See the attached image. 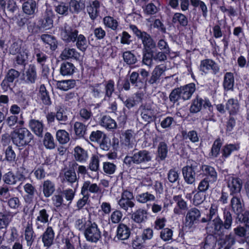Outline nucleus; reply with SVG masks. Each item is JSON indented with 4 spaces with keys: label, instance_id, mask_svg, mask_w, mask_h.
Returning <instances> with one entry per match:
<instances>
[{
    "label": "nucleus",
    "instance_id": "nucleus-17",
    "mask_svg": "<svg viewBox=\"0 0 249 249\" xmlns=\"http://www.w3.org/2000/svg\"><path fill=\"white\" fill-rule=\"evenodd\" d=\"M38 0H27L22 5L23 12L27 15H34L37 12Z\"/></svg>",
    "mask_w": 249,
    "mask_h": 249
},
{
    "label": "nucleus",
    "instance_id": "nucleus-45",
    "mask_svg": "<svg viewBox=\"0 0 249 249\" xmlns=\"http://www.w3.org/2000/svg\"><path fill=\"white\" fill-rule=\"evenodd\" d=\"M202 169L205 175L210 178L212 181L214 182L216 180L217 173L213 167L204 165L202 166Z\"/></svg>",
    "mask_w": 249,
    "mask_h": 249
},
{
    "label": "nucleus",
    "instance_id": "nucleus-57",
    "mask_svg": "<svg viewBox=\"0 0 249 249\" xmlns=\"http://www.w3.org/2000/svg\"><path fill=\"white\" fill-rule=\"evenodd\" d=\"M123 57L124 61L128 65L134 64L137 61L136 56L131 51L124 52Z\"/></svg>",
    "mask_w": 249,
    "mask_h": 249
},
{
    "label": "nucleus",
    "instance_id": "nucleus-47",
    "mask_svg": "<svg viewBox=\"0 0 249 249\" xmlns=\"http://www.w3.org/2000/svg\"><path fill=\"white\" fill-rule=\"evenodd\" d=\"M41 39L44 43L49 46L52 50H54L56 48V40L53 36L47 34H43L41 36Z\"/></svg>",
    "mask_w": 249,
    "mask_h": 249
},
{
    "label": "nucleus",
    "instance_id": "nucleus-54",
    "mask_svg": "<svg viewBox=\"0 0 249 249\" xmlns=\"http://www.w3.org/2000/svg\"><path fill=\"white\" fill-rule=\"evenodd\" d=\"M223 144L222 141L219 138L217 139L213 142L211 148V155L215 158L218 156L219 154L220 150Z\"/></svg>",
    "mask_w": 249,
    "mask_h": 249
},
{
    "label": "nucleus",
    "instance_id": "nucleus-3",
    "mask_svg": "<svg viewBox=\"0 0 249 249\" xmlns=\"http://www.w3.org/2000/svg\"><path fill=\"white\" fill-rule=\"evenodd\" d=\"M129 28L138 38L141 40L144 50H151L156 47V42L147 33L141 31L135 25H130Z\"/></svg>",
    "mask_w": 249,
    "mask_h": 249
},
{
    "label": "nucleus",
    "instance_id": "nucleus-52",
    "mask_svg": "<svg viewBox=\"0 0 249 249\" xmlns=\"http://www.w3.org/2000/svg\"><path fill=\"white\" fill-rule=\"evenodd\" d=\"M235 239L233 235L231 233L222 236L218 239V244L220 246H223L225 244H235Z\"/></svg>",
    "mask_w": 249,
    "mask_h": 249
},
{
    "label": "nucleus",
    "instance_id": "nucleus-11",
    "mask_svg": "<svg viewBox=\"0 0 249 249\" xmlns=\"http://www.w3.org/2000/svg\"><path fill=\"white\" fill-rule=\"evenodd\" d=\"M226 180L227 186L230 190L231 195L234 196L240 193L243 184L240 178L233 176H229Z\"/></svg>",
    "mask_w": 249,
    "mask_h": 249
},
{
    "label": "nucleus",
    "instance_id": "nucleus-39",
    "mask_svg": "<svg viewBox=\"0 0 249 249\" xmlns=\"http://www.w3.org/2000/svg\"><path fill=\"white\" fill-rule=\"evenodd\" d=\"M226 108L230 114L236 113L239 110L238 101L232 98L229 99L226 104Z\"/></svg>",
    "mask_w": 249,
    "mask_h": 249
},
{
    "label": "nucleus",
    "instance_id": "nucleus-6",
    "mask_svg": "<svg viewBox=\"0 0 249 249\" xmlns=\"http://www.w3.org/2000/svg\"><path fill=\"white\" fill-rule=\"evenodd\" d=\"M85 236L87 241L96 243L101 238V232L95 223L90 221L88 222L87 227L84 232Z\"/></svg>",
    "mask_w": 249,
    "mask_h": 249
},
{
    "label": "nucleus",
    "instance_id": "nucleus-4",
    "mask_svg": "<svg viewBox=\"0 0 249 249\" xmlns=\"http://www.w3.org/2000/svg\"><path fill=\"white\" fill-rule=\"evenodd\" d=\"M198 169V164L195 161L189 160L186 166L182 170L185 181L188 184H193L195 182L196 172Z\"/></svg>",
    "mask_w": 249,
    "mask_h": 249
},
{
    "label": "nucleus",
    "instance_id": "nucleus-38",
    "mask_svg": "<svg viewBox=\"0 0 249 249\" xmlns=\"http://www.w3.org/2000/svg\"><path fill=\"white\" fill-rule=\"evenodd\" d=\"M239 144H226L222 149L223 156L225 158L228 157L233 152L239 149Z\"/></svg>",
    "mask_w": 249,
    "mask_h": 249
},
{
    "label": "nucleus",
    "instance_id": "nucleus-59",
    "mask_svg": "<svg viewBox=\"0 0 249 249\" xmlns=\"http://www.w3.org/2000/svg\"><path fill=\"white\" fill-rule=\"evenodd\" d=\"M43 143L45 146L48 149H52L55 147L53 138L49 132L45 134Z\"/></svg>",
    "mask_w": 249,
    "mask_h": 249
},
{
    "label": "nucleus",
    "instance_id": "nucleus-42",
    "mask_svg": "<svg viewBox=\"0 0 249 249\" xmlns=\"http://www.w3.org/2000/svg\"><path fill=\"white\" fill-rule=\"evenodd\" d=\"M234 81L233 74L231 72L226 73L223 81L224 89L228 90L232 89L234 86Z\"/></svg>",
    "mask_w": 249,
    "mask_h": 249
},
{
    "label": "nucleus",
    "instance_id": "nucleus-27",
    "mask_svg": "<svg viewBox=\"0 0 249 249\" xmlns=\"http://www.w3.org/2000/svg\"><path fill=\"white\" fill-rule=\"evenodd\" d=\"M69 11L72 14H78L82 11L85 7V2L82 0H71L68 4Z\"/></svg>",
    "mask_w": 249,
    "mask_h": 249
},
{
    "label": "nucleus",
    "instance_id": "nucleus-41",
    "mask_svg": "<svg viewBox=\"0 0 249 249\" xmlns=\"http://www.w3.org/2000/svg\"><path fill=\"white\" fill-rule=\"evenodd\" d=\"M232 210L236 213H241L243 210V204L240 198L233 196L231 200Z\"/></svg>",
    "mask_w": 249,
    "mask_h": 249
},
{
    "label": "nucleus",
    "instance_id": "nucleus-53",
    "mask_svg": "<svg viewBox=\"0 0 249 249\" xmlns=\"http://www.w3.org/2000/svg\"><path fill=\"white\" fill-rule=\"evenodd\" d=\"M75 133L79 137H82L86 134L87 126L82 122H76L74 124Z\"/></svg>",
    "mask_w": 249,
    "mask_h": 249
},
{
    "label": "nucleus",
    "instance_id": "nucleus-13",
    "mask_svg": "<svg viewBox=\"0 0 249 249\" xmlns=\"http://www.w3.org/2000/svg\"><path fill=\"white\" fill-rule=\"evenodd\" d=\"M133 156V163L136 164L145 163L151 161L152 159L151 153L146 150L135 152Z\"/></svg>",
    "mask_w": 249,
    "mask_h": 249
},
{
    "label": "nucleus",
    "instance_id": "nucleus-23",
    "mask_svg": "<svg viewBox=\"0 0 249 249\" xmlns=\"http://www.w3.org/2000/svg\"><path fill=\"white\" fill-rule=\"evenodd\" d=\"M22 41L19 39H12L6 44V49H8L9 53L15 55L18 53L21 48Z\"/></svg>",
    "mask_w": 249,
    "mask_h": 249
},
{
    "label": "nucleus",
    "instance_id": "nucleus-58",
    "mask_svg": "<svg viewBox=\"0 0 249 249\" xmlns=\"http://www.w3.org/2000/svg\"><path fill=\"white\" fill-rule=\"evenodd\" d=\"M103 22L106 27L112 30H115L118 27V22L111 17H105L103 19Z\"/></svg>",
    "mask_w": 249,
    "mask_h": 249
},
{
    "label": "nucleus",
    "instance_id": "nucleus-15",
    "mask_svg": "<svg viewBox=\"0 0 249 249\" xmlns=\"http://www.w3.org/2000/svg\"><path fill=\"white\" fill-rule=\"evenodd\" d=\"M142 119L148 124L155 120L156 118L154 110L149 106L142 105L139 108Z\"/></svg>",
    "mask_w": 249,
    "mask_h": 249
},
{
    "label": "nucleus",
    "instance_id": "nucleus-9",
    "mask_svg": "<svg viewBox=\"0 0 249 249\" xmlns=\"http://www.w3.org/2000/svg\"><path fill=\"white\" fill-rule=\"evenodd\" d=\"M201 213L197 208H193L189 210L185 216V227L189 229L192 228L194 225L198 222Z\"/></svg>",
    "mask_w": 249,
    "mask_h": 249
},
{
    "label": "nucleus",
    "instance_id": "nucleus-28",
    "mask_svg": "<svg viewBox=\"0 0 249 249\" xmlns=\"http://www.w3.org/2000/svg\"><path fill=\"white\" fill-rule=\"evenodd\" d=\"M24 236L27 246L31 247L34 242L36 237L31 223H28L27 224L25 228Z\"/></svg>",
    "mask_w": 249,
    "mask_h": 249
},
{
    "label": "nucleus",
    "instance_id": "nucleus-35",
    "mask_svg": "<svg viewBox=\"0 0 249 249\" xmlns=\"http://www.w3.org/2000/svg\"><path fill=\"white\" fill-rule=\"evenodd\" d=\"M123 143L128 148H131L134 145V133L131 130H127L122 134Z\"/></svg>",
    "mask_w": 249,
    "mask_h": 249
},
{
    "label": "nucleus",
    "instance_id": "nucleus-26",
    "mask_svg": "<svg viewBox=\"0 0 249 249\" xmlns=\"http://www.w3.org/2000/svg\"><path fill=\"white\" fill-rule=\"evenodd\" d=\"M100 3L97 0L89 2V5L87 6L88 13L92 20L95 19L98 16L99 12Z\"/></svg>",
    "mask_w": 249,
    "mask_h": 249
},
{
    "label": "nucleus",
    "instance_id": "nucleus-12",
    "mask_svg": "<svg viewBox=\"0 0 249 249\" xmlns=\"http://www.w3.org/2000/svg\"><path fill=\"white\" fill-rule=\"evenodd\" d=\"M49 213L46 209H42L39 211L35 222V226L36 230L39 231H43L45 224L49 222Z\"/></svg>",
    "mask_w": 249,
    "mask_h": 249
},
{
    "label": "nucleus",
    "instance_id": "nucleus-61",
    "mask_svg": "<svg viewBox=\"0 0 249 249\" xmlns=\"http://www.w3.org/2000/svg\"><path fill=\"white\" fill-rule=\"evenodd\" d=\"M89 168L92 171L97 172L99 168V159L96 155H93L89 164Z\"/></svg>",
    "mask_w": 249,
    "mask_h": 249
},
{
    "label": "nucleus",
    "instance_id": "nucleus-2",
    "mask_svg": "<svg viewBox=\"0 0 249 249\" xmlns=\"http://www.w3.org/2000/svg\"><path fill=\"white\" fill-rule=\"evenodd\" d=\"M13 143L18 146H23L28 144L33 139L34 136L25 127L17 128L10 134Z\"/></svg>",
    "mask_w": 249,
    "mask_h": 249
},
{
    "label": "nucleus",
    "instance_id": "nucleus-10",
    "mask_svg": "<svg viewBox=\"0 0 249 249\" xmlns=\"http://www.w3.org/2000/svg\"><path fill=\"white\" fill-rule=\"evenodd\" d=\"M78 31L71 27L65 26L61 30L60 35L61 38L66 42H74L76 40L78 35Z\"/></svg>",
    "mask_w": 249,
    "mask_h": 249
},
{
    "label": "nucleus",
    "instance_id": "nucleus-25",
    "mask_svg": "<svg viewBox=\"0 0 249 249\" xmlns=\"http://www.w3.org/2000/svg\"><path fill=\"white\" fill-rule=\"evenodd\" d=\"M38 99L45 105L50 106L52 104L49 92L44 85H41L37 94Z\"/></svg>",
    "mask_w": 249,
    "mask_h": 249
},
{
    "label": "nucleus",
    "instance_id": "nucleus-43",
    "mask_svg": "<svg viewBox=\"0 0 249 249\" xmlns=\"http://www.w3.org/2000/svg\"><path fill=\"white\" fill-rule=\"evenodd\" d=\"M6 122L8 125L13 128L18 127V125L22 126L24 123L22 119L18 120V117L16 115H11L8 117L6 119Z\"/></svg>",
    "mask_w": 249,
    "mask_h": 249
},
{
    "label": "nucleus",
    "instance_id": "nucleus-46",
    "mask_svg": "<svg viewBox=\"0 0 249 249\" xmlns=\"http://www.w3.org/2000/svg\"><path fill=\"white\" fill-rule=\"evenodd\" d=\"M137 201L141 203H145L148 201H153L155 200V196L148 192L137 195L136 196Z\"/></svg>",
    "mask_w": 249,
    "mask_h": 249
},
{
    "label": "nucleus",
    "instance_id": "nucleus-64",
    "mask_svg": "<svg viewBox=\"0 0 249 249\" xmlns=\"http://www.w3.org/2000/svg\"><path fill=\"white\" fill-rule=\"evenodd\" d=\"M77 240V238L74 236L63 239L62 242L65 244V249H75V243Z\"/></svg>",
    "mask_w": 249,
    "mask_h": 249
},
{
    "label": "nucleus",
    "instance_id": "nucleus-14",
    "mask_svg": "<svg viewBox=\"0 0 249 249\" xmlns=\"http://www.w3.org/2000/svg\"><path fill=\"white\" fill-rule=\"evenodd\" d=\"M77 166L78 164L76 162L73 161L71 163V168L69 169L63 171V178L64 181L71 184L78 181V178L77 177L74 170V168Z\"/></svg>",
    "mask_w": 249,
    "mask_h": 249
},
{
    "label": "nucleus",
    "instance_id": "nucleus-63",
    "mask_svg": "<svg viewBox=\"0 0 249 249\" xmlns=\"http://www.w3.org/2000/svg\"><path fill=\"white\" fill-rule=\"evenodd\" d=\"M105 90V97L110 98L114 91V82L113 81L110 80L107 82L104 86Z\"/></svg>",
    "mask_w": 249,
    "mask_h": 249
},
{
    "label": "nucleus",
    "instance_id": "nucleus-18",
    "mask_svg": "<svg viewBox=\"0 0 249 249\" xmlns=\"http://www.w3.org/2000/svg\"><path fill=\"white\" fill-rule=\"evenodd\" d=\"M54 238V232L53 228L48 226L41 235V239L44 246L47 248L51 246L53 243Z\"/></svg>",
    "mask_w": 249,
    "mask_h": 249
},
{
    "label": "nucleus",
    "instance_id": "nucleus-51",
    "mask_svg": "<svg viewBox=\"0 0 249 249\" xmlns=\"http://www.w3.org/2000/svg\"><path fill=\"white\" fill-rule=\"evenodd\" d=\"M168 147L167 144L164 142L159 143L158 147V156L161 160H164L167 157Z\"/></svg>",
    "mask_w": 249,
    "mask_h": 249
},
{
    "label": "nucleus",
    "instance_id": "nucleus-30",
    "mask_svg": "<svg viewBox=\"0 0 249 249\" xmlns=\"http://www.w3.org/2000/svg\"><path fill=\"white\" fill-rule=\"evenodd\" d=\"M55 190V184L50 180H45L42 184V192L45 197H49Z\"/></svg>",
    "mask_w": 249,
    "mask_h": 249
},
{
    "label": "nucleus",
    "instance_id": "nucleus-19",
    "mask_svg": "<svg viewBox=\"0 0 249 249\" xmlns=\"http://www.w3.org/2000/svg\"><path fill=\"white\" fill-rule=\"evenodd\" d=\"M101 191L100 187L96 183H92L89 181H86L82 187L81 194L89 196V193L96 194L100 192Z\"/></svg>",
    "mask_w": 249,
    "mask_h": 249
},
{
    "label": "nucleus",
    "instance_id": "nucleus-20",
    "mask_svg": "<svg viewBox=\"0 0 249 249\" xmlns=\"http://www.w3.org/2000/svg\"><path fill=\"white\" fill-rule=\"evenodd\" d=\"M131 218L136 223H142L148 218L147 211L142 208H139L131 213Z\"/></svg>",
    "mask_w": 249,
    "mask_h": 249
},
{
    "label": "nucleus",
    "instance_id": "nucleus-31",
    "mask_svg": "<svg viewBox=\"0 0 249 249\" xmlns=\"http://www.w3.org/2000/svg\"><path fill=\"white\" fill-rule=\"evenodd\" d=\"M74 156L75 160L80 162H86L88 158L87 151L79 146L74 148Z\"/></svg>",
    "mask_w": 249,
    "mask_h": 249
},
{
    "label": "nucleus",
    "instance_id": "nucleus-50",
    "mask_svg": "<svg viewBox=\"0 0 249 249\" xmlns=\"http://www.w3.org/2000/svg\"><path fill=\"white\" fill-rule=\"evenodd\" d=\"M78 116L81 121L86 122L91 119L92 113L90 109L82 108L80 109Z\"/></svg>",
    "mask_w": 249,
    "mask_h": 249
},
{
    "label": "nucleus",
    "instance_id": "nucleus-48",
    "mask_svg": "<svg viewBox=\"0 0 249 249\" xmlns=\"http://www.w3.org/2000/svg\"><path fill=\"white\" fill-rule=\"evenodd\" d=\"M172 21L175 23L178 22L183 27L186 26L188 23L187 18L184 15L180 13H176L174 15Z\"/></svg>",
    "mask_w": 249,
    "mask_h": 249
},
{
    "label": "nucleus",
    "instance_id": "nucleus-32",
    "mask_svg": "<svg viewBox=\"0 0 249 249\" xmlns=\"http://www.w3.org/2000/svg\"><path fill=\"white\" fill-rule=\"evenodd\" d=\"M130 82L132 86L137 89H142L145 86L144 82L139 78V74L137 72H132L130 75Z\"/></svg>",
    "mask_w": 249,
    "mask_h": 249
},
{
    "label": "nucleus",
    "instance_id": "nucleus-55",
    "mask_svg": "<svg viewBox=\"0 0 249 249\" xmlns=\"http://www.w3.org/2000/svg\"><path fill=\"white\" fill-rule=\"evenodd\" d=\"M56 136L57 141L61 144L66 143L70 140L69 133L64 130H58Z\"/></svg>",
    "mask_w": 249,
    "mask_h": 249
},
{
    "label": "nucleus",
    "instance_id": "nucleus-37",
    "mask_svg": "<svg viewBox=\"0 0 249 249\" xmlns=\"http://www.w3.org/2000/svg\"><path fill=\"white\" fill-rule=\"evenodd\" d=\"M55 11L59 15L67 16L69 14V7L67 3L59 2L54 5Z\"/></svg>",
    "mask_w": 249,
    "mask_h": 249
},
{
    "label": "nucleus",
    "instance_id": "nucleus-56",
    "mask_svg": "<svg viewBox=\"0 0 249 249\" xmlns=\"http://www.w3.org/2000/svg\"><path fill=\"white\" fill-rule=\"evenodd\" d=\"M76 45L77 48L81 51H85L88 47V43L86 37L83 35H78L76 38Z\"/></svg>",
    "mask_w": 249,
    "mask_h": 249
},
{
    "label": "nucleus",
    "instance_id": "nucleus-22",
    "mask_svg": "<svg viewBox=\"0 0 249 249\" xmlns=\"http://www.w3.org/2000/svg\"><path fill=\"white\" fill-rule=\"evenodd\" d=\"M181 98L183 100L190 99L196 90V85L194 83H190L184 86L180 87Z\"/></svg>",
    "mask_w": 249,
    "mask_h": 249
},
{
    "label": "nucleus",
    "instance_id": "nucleus-5",
    "mask_svg": "<svg viewBox=\"0 0 249 249\" xmlns=\"http://www.w3.org/2000/svg\"><path fill=\"white\" fill-rule=\"evenodd\" d=\"M134 200V196L132 192L124 190L121 193V198L118 201V205L120 209L126 212L131 211L135 205Z\"/></svg>",
    "mask_w": 249,
    "mask_h": 249
},
{
    "label": "nucleus",
    "instance_id": "nucleus-29",
    "mask_svg": "<svg viewBox=\"0 0 249 249\" xmlns=\"http://www.w3.org/2000/svg\"><path fill=\"white\" fill-rule=\"evenodd\" d=\"M62 59H68L73 58L76 60H79L81 56L80 53L74 48H65L61 54Z\"/></svg>",
    "mask_w": 249,
    "mask_h": 249
},
{
    "label": "nucleus",
    "instance_id": "nucleus-34",
    "mask_svg": "<svg viewBox=\"0 0 249 249\" xmlns=\"http://www.w3.org/2000/svg\"><path fill=\"white\" fill-rule=\"evenodd\" d=\"M100 125L107 129H114L117 127V124L114 120L109 116H104L100 121Z\"/></svg>",
    "mask_w": 249,
    "mask_h": 249
},
{
    "label": "nucleus",
    "instance_id": "nucleus-16",
    "mask_svg": "<svg viewBox=\"0 0 249 249\" xmlns=\"http://www.w3.org/2000/svg\"><path fill=\"white\" fill-rule=\"evenodd\" d=\"M166 70V67L163 65H159L154 68L151 75L148 81L150 85H153L159 82L160 77L163 75Z\"/></svg>",
    "mask_w": 249,
    "mask_h": 249
},
{
    "label": "nucleus",
    "instance_id": "nucleus-49",
    "mask_svg": "<svg viewBox=\"0 0 249 249\" xmlns=\"http://www.w3.org/2000/svg\"><path fill=\"white\" fill-rule=\"evenodd\" d=\"M153 51L151 50H144L142 62L143 64L151 67L153 65Z\"/></svg>",
    "mask_w": 249,
    "mask_h": 249
},
{
    "label": "nucleus",
    "instance_id": "nucleus-36",
    "mask_svg": "<svg viewBox=\"0 0 249 249\" xmlns=\"http://www.w3.org/2000/svg\"><path fill=\"white\" fill-rule=\"evenodd\" d=\"M29 126L37 136H42L43 125L41 122L34 119L31 120L29 122Z\"/></svg>",
    "mask_w": 249,
    "mask_h": 249
},
{
    "label": "nucleus",
    "instance_id": "nucleus-24",
    "mask_svg": "<svg viewBox=\"0 0 249 249\" xmlns=\"http://www.w3.org/2000/svg\"><path fill=\"white\" fill-rule=\"evenodd\" d=\"M24 191L27 194L24 199L26 203L30 204L33 202L34 196L36 192L35 187L31 183H26L23 186Z\"/></svg>",
    "mask_w": 249,
    "mask_h": 249
},
{
    "label": "nucleus",
    "instance_id": "nucleus-60",
    "mask_svg": "<svg viewBox=\"0 0 249 249\" xmlns=\"http://www.w3.org/2000/svg\"><path fill=\"white\" fill-rule=\"evenodd\" d=\"M104 86L101 84H96L91 88L93 95L96 98H101L104 95Z\"/></svg>",
    "mask_w": 249,
    "mask_h": 249
},
{
    "label": "nucleus",
    "instance_id": "nucleus-1",
    "mask_svg": "<svg viewBox=\"0 0 249 249\" xmlns=\"http://www.w3.org/2000/svg\"><path fill=\"white\" fill-rule=\"evenodd\" d=\"M223 220L218 215L217 206L212 204L209 209V213L206 218L201 219V222H210L215 233L220 231L223 227L226 230H230L232 223V217L231 212L226 209L223 211Z\"/></svg>",
    "mask_w": 249,
    "mask_h": 249
},
{
    "label": "nucleus",
    "instance_id": "nucleus-21",
    "mask_svg": "<svg viewBox=\"0 0 249 249\" xmlns=\"http://www.w3.org/2000/svg\"><path fill=\"white\" fill-rule=\"evenodd\" d=\"M131 234L130 229L126 225L120 223L118 225L116 231V237L120 240H124L128 239Z\"/></svg>",
    "mask_w": 249,
    "mask_h": 249
},
{
    "label": "nucleus",
    "instance_id": "nucleus-33",
    "mask_svg": "<svg viewBox=\"0 0 249 249\" xmlns=\"http://www.w3.org/2000/svg\"><path fill=\"white\" fill-rule=\"evenodd\" d=\"M36 78V67L30 65L24 74V79L26 83L32 84L35 83Z\"/></svg>",
    "mask_w": 249,
    "mask_h": 249
},
{
    "label": "nucleus",
    "instance_id": "nucleus-44",
    "mask_svg": "<svg viewBox=\"0 0 249 249\" xmlns=\"http://www.w3.org/2000/svg\"><path fill=\"white\" fill-rule=\"evenodd\" d=\"M75 82L73 80H67L58 81L56 86L58 89L62 90H67L74 88Z\"/></svg>",
    "mask_w": 249,
    "mask_h": 249
},
{
    "label": "nucleus",
    "instance_id": "nucleus-7",
    "mask_svg": "<svg viewBox=\"0 0 249 249\" xmlns=\"http://www.w3.org/2000/svg\"><path fill=\"white\" fill-rule=\"evenodd\" d=\"M18 6L14 0H0V12H3L10 19H13L14 13Z\"/></svg>",
    "mask_w": 249,
    "mask_h": 249
},
{
    "label": "nucleus",
    "instance_id": "nucleus-8",
    "mask_svg": "<svg viewBox=\"0 0 249 249\" xmlns=\"http://www.w3.org/2000/svg\"><path fill=\"white\" fill-rule=\"evenodd\" d=\"M202 106L205 108H208L210 111L213 109V107L208 99H203L197 96L192 101L190 107V112L193 113L198 112L201 109Z\"/></svg>",
    "mask_w": 249,
    "mask_h": 249
},
{
    "label": "nucleus",
    "instance_id": "nucleus-62",
    "mask_svg": "<svg viewBox=\"0 0 249 249\" xmlns=\"http://www.w3.org/2000/svg\"><path fill=\"white\" fill-rule=\"evenodd\" d=\"M16 57V61L18 64H24L25 61L28 59L29 52L26 49H23L22 52H19Z\"/></svg>",
    "mask_w": 249,
    "mask_h": 249
},
{
    "label": "nucleus",
    "instance_id": "nucleus-40",
    "mask_svg": "<svg viewBox=\"0 0 249 249\" xmlns=\"http://www.w3.org/2000/svg\"><path fill=\"white\" fill-rule=\"evenodd\" d=\"M74 70L75 67L74 65L69 62L62 63L60 67V73L64 76L72 74Z\"/></svg>",
    "mask_w": 249,
    "mask_h": 249
}]
</instances>
